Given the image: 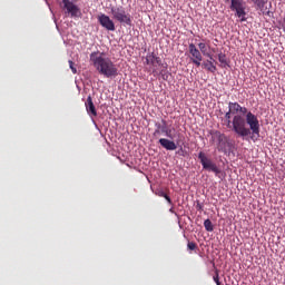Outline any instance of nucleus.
Listing matches in <instances>:
<instances>
[{"mask_svg": "<svg viewBox=\"0 0 285 285\" xmlns=\"http://www.w3.org/2000/svg\"><path fill=\"white\" fill-rule=\"evenodd\" d=\"M166 202L168 203L169 206H173V199H170V196H165Z\"/></svg>", "mask_w": 285, "mask_h": 285, "instance_id": "b1692460", "label": "nucleus"}, {"mask_svg": "<svg viewBox=\"0 0 285 285\" xmlns=\"http://www.w3.org/2000/svg\"><path fill=\"white\" fill-rule=\"evenodd\" d=\"M239 8H244V2L242 0H232L230 10L234 12L235 10H239Z\"/></svg>", "mask_w": 285, "mask_h": 285, "instance_id": "f3484780", "label": "nucleus"}, {"mask_svg": "<svg viewBox=\"0 0 285 285\" xmlns=\"http://www.w3.org/2000/svg\"><path fill=\"white\" fill-rule=\"evenodd\" d=\"M213 279H214L215 284L222 285V282H219V273L216 272V274L214 275Z\"/></svg>", "mask_w": 285, "mask_h": 285, "instance_id": "4be33fe9", "label": "nucleus"}, {"mask_svg": "<svg viewBox=\"0 0 285 285\" xmlns=\"http://www.w3.org/2000/svg\"><path fill=\"white\" fill-rule=\"evenodd\" d=\"M252 2L258 8H264V6H266V0H252Z\"/></svg>", "mask_w": 285, "mask_h": 285, "instance_id": "6ab92c4d", "label": "nucleus"}, {"mask_svg": "<svg viewBox=\"0 0 285 285\" xmlns=\"http://www.w3.org/2000/svg\"><path fill=\"white\" fill-rule=\"evenodd\" d=\"M223 124L242 139H246L248 135L259 137V119L239 102H228V111L225 114Z\"/></svg>", "mask_w": 285, "mask_h": 285, "instance_id": "f257e3e1", "label": "nucleus"}, {"mask_svg": "<svg viewBox=\"0 0 285 285\" xmlns=\"http://www.w3.org/2000/svg\"><path fill=\"white\" fill-rule=\"evenodd\" d=\"M60 6L63 10H67L68 14H71V17H81V9L70 0H61Z\"/></svg>", "mask_w": 285, "mask_h": 285, "instance_id": "0eeeda50", "label": "nucleus"}, {"mask_svg": "<svg viewBox=\"0 0 285 285\" xmlns=\"http://www.w3.org/2000/svg\"><path fill=\"white\" fill-rule=\"evenodd\" d=\"M204 226L207 233H213L215 230V227L213 226V222L208 218L204 222Z\"/></svg>", "mask_w": 285, "mask_h": 285, "instance_id": "a211bd4d", "label": "nucleus"}, {"mask_svg": "<svg viewBox=\"0 0 285 285\" xmlns=\"http://www.w3.org/2000/svg\"><path fill=\"white\" fill-rule=\"evenodd\" d=\"M69 67L73 75H77V67L75 66V62L72 60H69Z\"/></svg>", "mask_w": 285, "mask_h": 285, "instance_id": "412c9836", "label": "nucleus"}, {"mask_svg": "<svg viewBox=\"0 0 285 285\" xmlns=\"http://www.w3.org/2000/svg\"><path fill=\"white\" fill-rule=\"evenodd\" d=\"M218 61H219V66L220 68H228L230 65V61L228 60V58L226 57L225 53L220 52L218 53Z\"/></svg>", "mask_w": 285, "mask_h": 285, "instance_id": "2eb2a0df", "label": "nucleus"}, {"mask_svg": "<svg viewBox=\"0 0 285 285\" xmlns=\"http://www.w3.org/2000/svg\"><path fill=\"white\" fill-rule=\"evenodd\" d=\"M196 208H197V210H202L203 206L200 204H197Z\"/></svg>", "mask_w": 285, "mask_h": 285, "instance_id": "393cba45", "label": "nucleus"}, {"mask_svg": "<svg viewBox=\"0 0 285 285\" xmlns=\"http://www.w3.org/2000/svg\"><path fill=\"white\" fill-rule=\"evenodd\" d=\"M156 195L158 196V197H166L168 194H166V191H164V190H158L157 193H156Z\"/></svg>", "mask_w": 285, "mask_h": 285, "instance_id": "5701e85b", "label": "nucleus"}, {"mask_svg": "<svg viewBox=\"0 0 285 285\" xmlns=\"http://www.w3.org/2000/svg\"><path fill=\"white\" fill-rule=\"evenodd\" d=\"M159 144L161 147L165 148V150H177V145L179 144V140L175 142L174 140H170L168 138H160Z\"/></svg>", "mask_w": 285, "mask_h": 285, "instance_id": "9d476101", "label": "nucleus"}, {"mask_svg": "<svg viewBox=\"0 0 285 285\" xmlns=\"http://www.w3.org/2000/svg\"><path fill=\"white\" fill-rule=\"evenodd\" d=\"M170 213H173V208L170 209Z\"/></svg>", "mask_w": 285, "mask_h": 285, "instance_id": "a878e982", "label": "nucleus"}, {"mask_svg": "<svg viewBox=\"0 0 285 285\" xmlns=\"http://www.w3.org/2000/svg\"><path fill=\"white\" fill-rule=\"evenodd\" d=\"M187 248H188V250H197V243L188 242Z\"/></svg>", "mask_w": 285, "mask_h": 285, "instance_id": "aec40b11", "label": "nucleus"}, {"mask_svg": "<svg viewBox=\"0 0 285 285\" xmlns=\"http://www.w3.org/2000/svg\"><path fill=\"white\" fill-rule=\"evenodd\" d=\"M111 16L115 21H118L119 23H125V26H132V16L128 11H126V8L124 6H115L110 8Z\"/></svg>", "mask_w": 285, "mask_h": 285, "instance_id": "7ed1b4c3", "label": "nucleus"}, {"mask_svg": "<svg viewBox=\"0 0 285 285\" xmlns=\"http://www.w3.org/2000/svg\"><path fill=\"white\" fill-rule=\"evenodd\" d=\"M234 12H236V17H238L242 22L246 21V8L240 7L239 9L234 10Z\"/></svg>", "mask_w": 285, "mask_h": 285, "instance_id": "dca6fc26", "label": "nucleus"}, {"mask_svg": "<svg viewBox=\"0 0 285 285\" xmlns=\"http://www.w3.org/2000/svg\"><path fill=\"white\" fill-rule=\"evenodd\" d=\"M98 22L102 28H105V30H109V32H115V21H112V19H110L106 13L98 16Z\"/></svg>", "mask_w": 285, "mask_h": 285, "instance_id": "6e6552de", "label": "nucleus"}, {"mask_svg": "<svg viewBox=\"0 0 285 285\" xmlns=\"http://www.w3.org/2000/svg\"><path fill=\"white\" fill-rule=\"evenodd\" d=\"M210 140L209 142L217 144V150L219 153H226L228 150V137L226 135L222 134L219 130H212L209 131Z\"/></svg>", "mask_w": 285, "mask_h": 285, "instance_id": "20e7f679", "label": "nucleus"}, {"mask_svg": "<svg viewBox=\"0 0 285 285\" xmlns=\"http://www.w3.org/2000/svg\"><path fill=\"white\" fill-rule=\"evenodd\" d=\"M198 159L200 160L204 170H210L212 173H215V175H219V173H222L219 167H217V164L213 163L210 158H207L204 151L198 154Z\"/></svg>", "mask_w": 285, "mask_h": 285, "instance_id": "39448f33", "label": "nucleus"}, {"mask_svg": "<svg viewBox=\"0 0 285 285\" xmlns=\"http://www.w3.org/2000/svg\"><path fill=\"white\" fill-rule=\"evenodd\" d=\"M198 50L202 52L204 57H207V59H213V53L208 52V45L205 42H199L198 43Z\"/></svg>", "mask_w": 285, "mask_h": 285, "instance_id": "4468645a", "label": "nucleus"}, {"mask_svg": "<svg viewBox=\"0 0 285 285\" xmlns=\"http://www.w3.org/2000/svg\"><path fill=\"white\" fill-rule=\"evenodd\" d=\"M85 106L89 117H97V108L95 107V102H92V96L87 97Z\"/></svg>", "mask_w": 285, "mask_h": 285, "instance_id": "9b49d317", "label": "nucleus"}, {"mask_svg": "<svg viewBox=\"0 0 285 285\" xmlns=\"http://www.w3.org/2000/svg\"><path fill=\"white\" fill-rule=\"evenodd\" d=\"M214 61H215V58L213 59L209 58L207 61L202 63L203 68H205L207 72H212L213 75L217 72V66H215Z\"/></svg>", "mask_w": 285, "mask_h": 285, "instance_id": "ddd939ff", "label": "nucleus"}, {"mask_svg": "<svg viewBox=\"0 0 285 285\" xmlns=\"http://www.w3.org/2000/svg\"><path fill=\"white\" fill-rule=\"evenodd\" d=\"M89 59L99 75L107 77V79H112V77H117V75H119L117 65H115L106 53L101 51H94L90 53Z\"/></svg>", "mask_w": 285, "mask_h": 285, "instance_id": "f03ea898", "label": "nucleus"}, {"mask_svg": "<svg viewBox=\"0 0 285 285\" xmlns=\"http://www.w3.org/2000/svg\"><path fill=\"white\" fill-rule=\"evenodd\" d=\"M168 122H166L165 119L161 120L160 124H156L157 130L155 131V134L163 132L164 135H166V137H169V139H173V130L168 129Z\"/></svg>", "mask_w": 285, "mask_h": 285, "instance_id": "1a4fd4ad", "label": "nucleus"}, {"mask_svg": "<svg viewBox=\"0 0 285 285\" xmlns=\"http://www.w3.org/2000/svg\"><path fill=\"white\" fill-rule=\"evenodd\" d=\"M147 66H161V58L157 57L155 52L148 53L146 56Z\"/></svg>", "mask_w": 285, "mask_h": 285, "instance_id": "f8f14e48", "label": "nucleus"}, {"mask_svg": "<svg viewBox=\"0 0 285 285\" xmlns=\"http://www.w3.org/2000/svg\"><path fill=\"white\" fill-rule=\"evenodd\" d=\"M188 50H189L191 63H194V66L199 68V66H202V61H204V56H202L203 53L197 48V46H195V43H193V42L189 43Z\"/></svg>", "mask_w": 285, "mask_h": 285, "instance_id": "423d86ee", "label": "nucleus"}]
</instances>
